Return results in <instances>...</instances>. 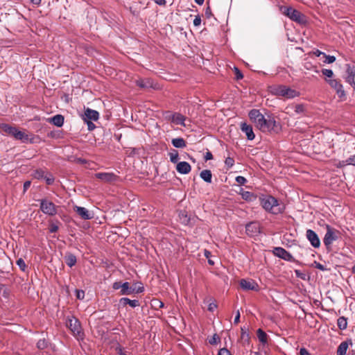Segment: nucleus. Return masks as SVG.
Returning <instances> with one entry per match:
<instances>
[{
    "instance_id": "33",
    "label": "nucleus",
    "mask_w": 355,
    "mask_h": 355,
    "mask_svg": "<svg viewBox=\"0 0 355 355\" xmlns=\"http://www.w3.org/2000/svg\"><path fill=\"white\" fill-rule=\"evenodd\" d=\"M45 171L42 168H38L34 171L33 173V177L37 180H42L45 176Z\"/></svg>"
},
{
    "instance_id": "35",
    "label": "nucleus",
    "mask_w": 355,
    "mask_h": 355,
    "mask_svg": "<svg viewBox=\"0 0 355 355\" xmlns=\"http://www.w3.org/2000/svg\"><path fill=\"white\" fill-rule=\"evenodd\" d=\"M43 179L45 180V182H46V184H48V185L53 184L54 182V180H55L54 177L51 173H48V174L45 175V176Z\"/></svg>"
},
{
    "instance_id": "39",
    "label": "nucleus",
    "mask_w": 355,
    "mask_h": 355,
    "mask_svg": "<svg viewBox=\"0 0 355 355\" xmlns=\"http://www.w3.org/2000/svg\"><path fill=\"white\" fill-rule=\"evenodd\" d=\"M321 71H322V75L325 76L327 78H329L330 79H332L331 78L334 76V72L331 69H322Z\"/></svg>"
},
{
    "instance_id": "12",
    "label": "nucleus",
    "mask_w": 355,
    "mask_h": 355,
    "mask_svg": "<svg viewBox=\"0 0 355 355\" xmlns=\"http://www.w3.org/2000/svg\"><path fill=\"white\" fill-rule=\"evenodd\" d=\"M345 67V75L343 76V78L345 80L346 83H349L352 87H355V67L349 64H347Z\"/></svg>"
},
{
    "instance_id": "40",
    "label": "nucleus",
    "mask_w": 355,
    "mask_h": 355,
    "mask_svg": "<svg viewBox=\"0 0 355 355\" xmlns=\"http://www.w3.org/2000/svg\"><path fill=\"white\" fill-rule=\"evenodd\" d=\"M313 266L322 271L329 270V269L327 268L324 265L321 264L319 262H317L316 261L313 262Z\"/></svg>"
},
{
    "instance_id": "26",
    "label": "nucleus",
    "mask_w": 355,
    "mask_h": 355,
    "mask_svg": "<svg viewBox=\"0 0 355 355\" xmlns=\"http://www.w3.org/2000/svg\"><path fill=\"white\" fill-rule=\"evenodd\" d=\"M241 197L243 200L248 202H253L257 199V195L252 192L248 191H243L241 193Z\"/></svg>"
},
{
    "instance_id": "49",
    "label": "nucleus",
    "mask_w": 355,
    "mask_h": 355,
    "mask_svg": "<svg viewBox=\"0 0 355 355\" xmlns=\"http://www.w3.org/2000/svg\"><path fill=\"white\" fill-rule=\"evenodd\" d=\"M218 355H232L230 352L226 348H222L218 351Z\"/></svg>"
},
{
    "instance_id": "23",
    "label": "nucleus",
    "mask_w": 355,
    "mask_h": 355,
    "mask_svg": "<svg viewBox=\"0 0 355 355\" xmlns=\"http://www.w3.org/2000/svg\"><path fill=\"white\" fill-rule=\"evenodd\" d=\"M64 118L61 114H56L49 119V121L57 127H62L64 123Z\"/></svg>"
},
{
    "instance_id": "19",
    "label": "nucleus",
    "mask_w": 355,
    "mask_h": 355,
    "mask_svg": "<svg viewBox=\"0 0 355 355\" xmlns=\"http://www.w3.org/2000/svg\"><path fill=\"white\" fill-rule=\"evenodd\" d=\"M99 118V113L94 110L87 108L85 111L84 121H97Z\"/></svg>"
},
{
    "instance_id": "17",
    "label": "nucleus",
    "mask_w": 355,
    "mask_h": 355,
    "mask_svg": "<svg viewBox=\"0 0 355 355\" xmlns=\"http://www.w3.org/2000/svg\"><path fill=\"white\" fill-rule=\"evenodd\" d=\"M74 211L83 220H90L94 218V213L89 211L85 207L75 206Z\"/></svg>"
},
{
    "instance_id": "13",
    "label": "nucleus",
    "mask_w": 355,
    "mask_h": 355,
    "mask_svg": "<svg viewBox=\"0 0 355 355\" xmlns=\"http://www.w3.org/2000/svg\"><path fill=\"white\" fill-rule=\"evenodd\" d=\"M246 234L251 236H255L260 233V225L257 221L248 223L245 226Z\"/></svg>"
},
{
    "instance_id": "9",
    "label": "nucleus",
    "mask_w": 355,
    "mask_h": 355,
    "mask_svg": "<svg viewBox=\"0 0 355 355\" xmlns=\"http://www.w3.org/2000/svg\"><path fill=\"white\" fill-rule=\"evenodd\" d=\"M272 252L275 257L285 261L300 263V262L297 261L289 252L282 247L275 248Z\"/></svg>"
},
{
    "instance_id": "21",
    "label": "nucleus",
    "mask_w": 355,
    "mask_h": 355,
    "mask_svg": "<svg viewBox=\"0 0 355 355\" xmlns=\"http://www.w3.org/2000/svg\"><path fill=\"white\" fill-rule=\"evenodd\" d=\"M176 170L179 173L188 174L191 170V165L187 162H180L176 166Z\"/></svg>"
},
{
    "instance_id": "57",
    "label": "nucleus",
    "mask_w": 355,
    "mask_h": 355,
    "mask_svg": "<svg viewBox=\"0 0 355 355\" xmlns=\"http://www.w3.org/2000/svg\"><path fill=\"white\" fill-rule=\"evenodd\" d=\"M205 160H211L213 159V155L210 151H207L205 155Z\"/></svg>"
},
{
    "instance_id": "14",
    "label": "nucleus",
    "mask_w": 355,
    "mask_h": 355,
    "mask_svg": "<svg viewBox=\"0 0 355 355\" xmlns=\"http://www.w3.org/2000/svg\"><path fill=\"white\" fill-rule=\"evenodd\" d=\"M306 237L313 248H318L320 246V239L313 230L310 229L307 230L306 232Z\"/></svg>"
},
{
    "instance_id": "32",
    "label": "nucleus",
    "mask_w": 355,
    "mask_h": 355,
    "mask_svg": "<svg viewBox=\"0 0 355 355\" xmlns=\"http://www.w3.org/2000/svg\"><path fill=\"white\" fill-rule=\"evenodd\" d=\"M337 325L340 330L345 329L347 327V318L344 316L339 317L337 320Z\"/></svg>"
},
{
    "instance_id": "20",
    "label": "nucleus",
    "mask_w": 355,
    "mask_h": 355,
    "mask_svg": "<svg viewBox=\"0 0 355 355\" xmlns=\"http://www.w3.org/2000/svg\"><path fill=\"white\" fill-rule=\"evenodd\" d=\"M349 345H352V340H347L342 342L338 347L336 355H345Z\"/></svg>"
},
{
    "instance_id": "5",
    "label": "nucleus",
    "mask_w": 355,
    "mask_h": 355,
    "mask_svg": "<svg viewBox=\"0 0 355 355\" xmlns=\"http://www.w3.org/2000/svg\"><path fill=\"white\" fill-rule=\"evenodd\" d=\"M270 91L273 95L286 98H293L300 95L298 91L282 85L272 86L270 87Z\"/></svg>"
},
{
    "instance_id": "2",
    "label": "nucleus",
    "mask_w": 355,
    "mask_h": 355,
    "mask_svg": "<svg viewBox=\"0 0 355 355\" xmlns=\"http://www.w3.org/2000/svg\"><path fill=\"white\" fill-rule=\"evenodd\" d=\"M114 290L120 289L119 294L121 295H129L135 293H141L144 291V287L141 283H134L132 285L128 282H115L112 284Z\"/></svg>"
},
{
    "instance_id": "28",
    "label": "nucleus",
    "mask_w": 355,
    "mask_h": 355,
    "mask_svg": "<svg viewBox=\"0 0 355 355\" xmlns=\"http://www.w3.org/2000/svg\"><path fill=\"white\" fill-rule=\"evenodd\" d=\"M200 177L206 182L211 183L212 174L210 170H203L200 173Z\"/></svg>"
},
{
    "instance_id": "47",
    "label": "nucleus",
    "mask_w": 355,
    "mask_h": 355,
    "mask_svg": "<svg viewBox=\"0 0 355 355\" xmlns=\"http://www.w3.org/2000/svg\"><path fill=\"white\" fill-rule=\"evenodd\" d=\"M180 217L184 224L187 225L189 223L190 219L187 217L186 214H180Z\"/></svg>"
},
{
    "instance_id": "18",
    "label": "nucleus",
    "mask_w": 355,
    "mask_h": 355,
    "mask_svg": "<svg viewBox=\"0 0 355 355\" xmlns=\"http://www.w3.org/2000/svg\"><path fill=\"white\" fill-rule=\"evenodd\" d=\"M240 128L241 131L245 133L248 140H253L254 139L255 135L251 125H248L243 122L241 123Z\"/></svg>"
},
{
    "instance_id": "45",
    "label": "nucleus",
    "mask_w": 355,
    "mask_h": 355,
    "mask_svg": "<svg viewBox=\"0 0 355 355\" xmlns=\"http://www.w3.org/2000/svg\"><path fill=\"white\" fill-rule=\"evenodd\" d=\"M76 296L78 300H83L85 297V292L83 290H76Z\"/></svg>"
},
{
    "instance_id": "22",
    "label": "nucleus",
    "mask_w": 355,
    "mask_h": 355,
    "mask_svg": "<svg viewBox=\"0 0 355 355\" xmlns=\"http://www.w3.org/2000/svg\"><path fill=\"white\" fill-rule=\"evenodd\" d=\"M119 304L122 306L130 305L131 307L135 308L140 306V303L137 300H130L128 297H122L119 300Z\"/></svg>"
},
{
    "instance_id": "30",
    "label": "nucleus",
    "mask_w": 355,
    "mask_h": 355,
    "mask_svg": "<svg viewBox=\"0 0 355 355\" xmlns=\"http://www.w3.org/2000/svg\"><path fill=\"white\" fill-rule=\"evenodd\" d=\"M259 340L263 345L268 343V335L261 329H259L257 331Z\"/></svg>"
},
{
    "instance_id": "54",
    "label": "nucleus",
    "mask_w": 355,
    "mask_h": 355,
    "mask_svg": "<svg viewBox=\"0 0 355 355\" xmlns=\"http://www.w3.org/2000/svg\"><path fill=\"white\" fill-rule=\"evenodd\" d=\"M216 308H217V304L214 302H213L209 303V304L208 306V311L213 312Z\"/></svg>"
},
{
    "instance_id": "15",
    "label": "nucleus",
    "mask_w": 355,
    "mask_h": 355,
    "mask_svg": "<svg viewBox=\"0 0 355 355\" xmlns=\"http://www.w3.org/2000/svg\"><path fill=\"white\" fill-rule=\"evenodd\" d=\"M96 178L106 183L114 182L119 177L113 173H97L95 174Z\"/></svg>"
},
{
    "instance_id": "36",
    "label": "nucleus",
    "mask_w": 355,
    "mask_h": 355,
    "mask_svg": "<svg viewBox=\"0 0 355 355\" xmlns=\"http://www.w3.org/2000/svg\"><path fill=\"white\" fill-rule=\"evenodd\" d=\"M294 110L296 114H303L305 112L304 105H303V104L295 105Z\"/></svg>"
},
{
    "instance_id": "50",
    "label": "nucleus",
    "mask_w": 355,
    "mask_h": 355,
    "mask_svg": "<svg viewBox=\"0 0 355 355\" xmlns=\"http://www.w3.org/2000/svg\"><path fill=\"white\" fill-rule=\"evenodd\" d=\"M236 181L237 183H239L240 184H244L247 182V180L245 178H244L243 176H237L236 178Z\"/></svg>"
},
{
    "instance_id": "7",
    "label": "nucleus",
    "mask_w": 355,
    "mask_h": 355,
    "mask_svg": "<svg viewBox=\"0 0 355 355\" xmlns=\"http://www.w3.org/2000/svg\"><path fill=\"white\" fill-rule=\"evenodd\" d=\"M40 202V209L46 215L53 216L58 213V206L46 198L37 200Z\"/></svg>"
},
{
    "instance_id": "53",
    "label": "nucleus",
    "mask_w": 355,
    "mask_h": 355,
    "mask_svg": "<svg viewBox=\"0 0 355 355\" xmlns=\"http://www.w3.org/2000/svg\"><path fill=\"white\" fill-rule=\"evenodd\" d=\"M241 338L245 339V338L249 339V334L245 331V327L241 328Z\"/></svg>"
},
{
    "instance_id": "58",
    "label": "nucleus",
    "mask_w": 355,
    "mask_h": 355,
    "mask_svg": "<svg viewBox=\"0 0 355 355\" xmlns=\"http://www.w3.org/2000/svg\"><path fill=\"white\" fill-rule=\"evenodd\" d=\"M154 2L159 6H165L166 3V0H153Z\"/></svg>"
},
{
    "instance_id": "3",
    "label": "nucleus",
    "mask_w": 355,
    "mask_h": 355,
    "mask_svg": "<svg viewBox=\"0 0 355 355\" xmlns=\"http://www.w3.org/2000/svg\"><path fill=\"white\" fill-rule=\"evenodd\" d=\"M259 201L262 207L272 214H282L284 211V207L279 206L278 200L270 195L260 196Z\"/></svg>"
},
{
    "instance_id": "61",
    "label": "nucleus",
    "mask_w": 355,
    "mask_h": 355,
    "mask_svg": "<svg viewBox=\"0 0 355 355\" xmlns=\"http://www.w3.org/2000/svg\"><path fill=\"white\" fill-rule=\"evenodd\" d=\"M116 350L118 351L119 355H126L121 347H118Z\"/></svg>"
},
{
    "instance_id": "29",
    "label": "nucleus",
    "mask_w": 355,
    "mask_h": 355,
    "mask_svg": "<svg viewBox=\"0 0 355 355\" xmlns=\"http://www.w3.org/2000/svg\"><path fill=\"white\" fill-rule=\"evenodd\" d=\"M173 146L175 148H182L186 147L187 143L183 138H175L171 141Z\"/></svg>"
},
{
    "instance_id": "59",
    "label": "nucleus",
    "mask_w": 355,
    "mask_h": 355,
    "mask_svg": "<svg viewBox=\"0 0 355 355\" xmlns=\"http://www.w3.org/2000/svg\"><path fill=\"white\" fill-rule=\"evenodd\" d=\"M240 321V313L239 311H237L236 315L234 318V323L238 324Z\"/></svg>"
},
{
    "instance_id": "64",
    "label": "nucleus",
    "mask_w": 355,
    "mask_h": 355,
    "mask_svg": "<svg viewBox=\"0 0 355 355\" xmlns=\"http://www.w3.org/2000/svg\"><path fill=\"white\" fill-rule=\"evenodd\" d=\"M204 255L207 258L209 259V257L211 256V252L209 250H205Z\"/></svg>"
},
{
    "instance_id": "60",
    "label": "nucleus",
    "mask_w": 355,
    "mask_h": 355,
    "mask_svg": "<svg viewBox=\"0 0 355 355\" xmlns=\"http://www.w3.org/2000/svg\"><path fill=\"white\" fill-rule=\"evenodd\" d=\"M313 53L316 56V57H319L321 55H324V52H322L320 51V50L318 49H316L315 51H314L313 52Z\"/></svg>"
},
{
    "instance_id": "6",
    "label": "nucleus",
    "mask_w": 355,
    "mask_h": 355,
    "mask_svg": "<svg viewBox=\"0 0 355 355\" xmlns=\"http://www.w3.org/2000/svg\"><path fill=\"white\" fill-rule=\"evenodd\" d=\"M282 11L284 15L287 16L293 21L300 24H303L306 22L305 15L292 7L284 6L282 8Z\"/></svg>"
},
{
    "instance_id": "55",
    "label": "nucleus",
    "mask_w": 355,
    "mask_h": 355,
    "mask_svg": "<svg viewBox=\"0 0 355 355\" xmlns=\"http://www.w3.org/2000/svg\"><path fill=\"white\" fill-rule=\"evenodd\" d=\"M201 24V18L199 15L196 16L193 20V25L195 26H198Z\"/></svg>"
},
{
    "instance_id": "43",
    "label": "nucleus",
    "mask_w": 355,
    "mask_h": 355,
    "mask_svg": "<svg viewBox=\"0 0 355 355\" xmlns=\"http://www.w3.org/2000/svg\"><path fill=\"white\" fill-rule=\"evenodd\" d=\"M37 347L38 349H43L47 347V343L44 339H40L37 343Z\"/></svg>"
},
{
    "instance_id": "42",
    "label": "nucleus",
    "mask_w": 355,
    "mask_h": 355,
    "mask_svg": "<svg viewBox=\"0 0 355 355\" xmlns=\"http://www.w3.org/2000/svg\"><path fill=\"white\" fill-rule=\"evenodd\" d=\"M225 164L228 168H232L234 164V159L232 157H227L225 160Z\"/></svg>"
},
{
    "instance_id": "56",
    "label": "nucleus",
    "mask_w": 355,
    "mask_h": 355,
    "mask_svg": "<svg viewBox=\"0 0 355 355\" xmlns=\"http://www.w3.org/2000/svg\"><path fill=\"white\" fill-rule=\"evenodd\" d=\"M300 355H311V354L306 348L302 347L300 350Z\"/></svg>"
},
{
    "instance_id": "10",
    "label": "nucleus",
    "mask_w": 355,
    "mask_h": 355,
    "mask_svg": "<svg viewBox=\"0 0 355 355\" xmlns=\"http://www.w3.org/2000/svg\"><path fill=\"white\" fill-rule=\"evenodd\" d=\"M325 81L329 85V86L334 89L340 98L345 97L346 94L343 89V86L339 79H325Z\"/></svg>"
},
{
    "instance_id": "8",
    "label": "nucleus",
    "mask_w": 355,
    "mask_h": 355,
    "mask_svg": "<svg viewBox=\"0 0 355 355\" xmlns=\"http://www.w3.org/2000/svg\"><path fill=\"white\" fill-rule=\"evenodd\" d=\"M339 232L331 227L329 225H327V232L323 239V243L326 248L329 249L334 241L338 239Z\"/></svg>"
},
{
    "instance_id": "16",
    "label": "nucleus",
    "mask_w": 355,
    "mask_h": 355,
    "mask_svg": "<svg viewBox=\"0 0 355 355\" xmlns=\"http://www.w3.org/2000/svg\"><path fill=\"white\" fill-rule=\"evenodd\" d=\"M240 286L245 291H257L259 289L258 284L252 279H241Z\"/></svg>"
},
{
    "instance_id": "34",
    "label": "nucleus",
    "mask_w": 355,
    "mask_h": 355,
    "mask_svg": "<svg viewBox=\"0 0 355 355\" xmlns=\"http://www.w3.org/2000/svg\"><path fill=\"white\" fill-rule=\"evenodd\" d=\"M170 160L172 163H177L179 159V155L177 150H173L169 153Z\"/></svg>"
},
{
    "instance_id": "51",
    "label": "nucleus",
    "mask_w": 355,
    "mask_h": 355,
    "mask_svg": "<svg viewBox=\"0 0 355 355\" xmlns=\"http://www.w3.org/2000/svg\"><path fill=\"white\" fill-rule=\"evenodd\" d=\"M205 15L207 18H210L213 15L211 12V9L209 6H207L205 10Z\"/></svg>"
},
{
    "instance_id": "46",
    "label": "nucleus",
    "mask_w": 355,
    "mask_h": 355,
    "mask_svg": "<svg viewBox=\"0 0 355 355\" xmlns=\"http://www.w3.org/2000/svg\"><path fill=\"white\" fill-rule=\"evenodd\" d=\"M234 73L236 80H241L243 78V73L237 67H234Z\"/></svg>"
},
{
    "instance_id": "1",
    "label": "nucleus",
    "mask_w": 355,
    "mask_h": 355,
    "mask_svg": "<svg viewBox=\"0 0 355 355\" xmlns=\"http://www.w3.org/2000/svg\"><path fill=\"white\" fill-rule=\"evenodd\" d=\"M248 116L255 126L263 132L278 133L281 125L272 115L266 117L259 110L253 109L249 112Z\"/></svg>"
},
{
    "instance_id": "38",
    "label": "nucleus",
    "mask_w": 355,
    "mask_h": 355,
    "mask_svg": "<svg viewBox=\"0 0 355 355\" xmlns=\"http://www.w3.org/2000/svg\"><path fill=\"white\" fill-rule=\"evenodd\" d=\"M220 341V337L216 334H215L209 340V343L210 345H216L218 343H219Z\"/></svg>"
},
{
    "instance_id": "44",
    "label": "nucleus",
    "mask_w": 355,
    "mask_h": 355,
    "mask_svg": "<svg viewBox=\"0 0 355 355\" xmlns=\"http://www.w3.org/2000/svg\"><path fill=\"white\" fill-rule=\"evenodd\" d=\"M294 272L297 277L303 280H305L306 279V275L304 272H302L300 270H295Z\"/></svg>"
},
{
    "instance_id": "31",
    "label": "nucleus",
    "mask_w": 355,
    "mask_h": 355,
    "mask_svg": "<svg viewBox=\"0 0 355 355\" xmlns=\"http://www.w3.org/2000/svg\"><path fill=\"white\" fill-rule=\"evenodd\" d=\"M60 221L56 220L55 221L50 220L49 225V230L50 233H55L59 230Z\"/></svg>"
},
{
    "instance_id": "62",
    "label": "nucleus",
    "mask_w": 355,
    "mask_h": 355,
    "mask_svg": "<svg viewBox=\"0 0 355 355\" xmlns=\"http://www.w3.org/2000/svg\"><path fill=\"white\" fill-rule=\"evenodd\" d=\"M155 303H156V306H159V308H162L164 306V303L161 301H159L157 300H156L155 301Z\"/></svg>"
},
{
    "instance_id": "37",
    "label": "nucleus",
    "mask_w": 355,
    "mask_h": 355,
    "mask_svg": "<svg viewBox=\"0 0 355 355\" xmlns=\"http://www.w3.org/2000/svg\"><path fill=\"white\" fill-rule=\"evenodd\" d=\"M17 265L19 267V268L22 270V271H26V268H27V266L25 263V261H24L23 259L21 258H19V259L17 260Z\"/></svg>"
},
{
    "instance_id": "11",
    "label": "nucleus",
    "mask_w": 355,
    "mask_h": 355,
    "mask_svg": "<svg viewBox=\"0 0 355 355\" xmlns=\"http://www.w3.org/2000/svg\"><path fill=\"white\" fill-rule=\"evenodd\" d=\"M67 327L71 331L74 336H80L82 333L80 322L73 316L67 319Z\"/></svg>"
},
{
    "instance_id": "41",
    "label": "nucleus",
    "mask_w": 355,
    "mask_h": 355,
    "mask_svg": "<svg viewBox=\"0 0 355 355\" xmlns=\"http://www.w3.org/2000/svg\"><path fill=\"white\" fill-rule=\"evenodd\" d=\"M323 56L325 58V60L324 61L325 63L331 64L336 60V57L334 55H329L324 53Z\"/></svg>"
},
{
    "instance_id": "63",
    "label": "nucleus",
    "mask_w": 355,
    "mask_h": 355,
    "mask_svg": "<svg viewBox=\"0 0 355 355\" xmlns=\"http://www.w3.org/2000/svg\"><path fill=\"white\" fill-rule=\"evenodd\" d=\"M31 185V182L29 181H26L24 182V190L27 189Z\"/></svg>"
},
{
    "instance_id": "24",
    "label": "nucleus",
    "mask_w": 355,
    "mask_h": 355,
    "mask_svg": "<svg viewBox=\"0 0 355 355\" xmlns=\"http://www.w3.org/2000/svg\"><path fill=\"white\" fill-rule=\"evenodd\" d=\"M64 259L66 264L70 268L74 266L77 262L76 257L70 252H67Z\"/></svg>"
},
{
    "instance_id": "27",
    "label": "nucleus",
    "mask_w": 355,
    "mask_h": 355,
    "mask_svg": "<svg viewBox=\"0 0 355 355\" xmlns=\"http://www.w3.org/2000/svg\"><path fill=\"white\" fill-rule=\"evenodd\" d=\"M171 120H172V122L175 123L177 125H181L183 126L185 125V124L184 123L185 121V117L181 114H179V113L173 114L172 116Z\"/></svg>"
},
{
    "instance_id": "48",
    "label": "nucleus",
    "mask_w": 355,
    "mask_h": 355,
    "mask_svg": "<svg viewBox=\"0 0 355 355\" xmlns=\"http://www.w3.org/2000/svg\"><path fill=\"white\" fill-rule=\"evenodd\" d=\"M345 162L347 164L355 166V155L348 157Z\"/></svg>"
},
{
    "instance_id": "4",
    "label": "nucleus",
    "mask_w": 355,
    "mask_h": 355,
    "mask_svg": "<svg viewBox=\"0 0 355 355\" xmlns=\"http://www.w3.org/2000/svg\"><path fill=\"white\" fill-rule=\"evenodd\" d=\"M0 129L6 135L13 137L15 139L19 140L23 143L27 142L29 139L28 135L25 132L21 131L16 127L9 124H0Z\"/></svg>"
},
{
    "instance_id": "25",
    "label": "nucleus",
    "mask_w": 355,
    "mask_h": 355,
    "mask_svg": "<svg viewBox=\"0 0 355 355\" xmlns=\"http://www.w3.org/2000/svg\"><path fill=\"white\" fill-rule=\"evenodd\" d=\"M137 86L141 89L152 87V83L150 79L139 78L135 81Z\"/></svg>"
},
{
    "instance_id": "52",
    "label": "nucleus",
    "mask_w": 355,
    "mask_h": 355,
    "mask_svg": "<svg viewBox=\"0 0 355 355\" xmlns=\"http://www.w3.org/2000/svg\"><path fill=\"white\" fill-rule=\"evenodd\" d=\"M85 122L87 123L89 130L92 131L96 128V125L92 121H85Z\"/></svg>"
}]
</instances>
